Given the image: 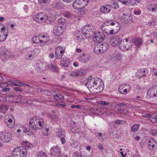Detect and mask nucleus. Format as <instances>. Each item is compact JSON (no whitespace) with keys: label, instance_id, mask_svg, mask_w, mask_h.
I'll return each mask as SVG.
<instances>
[{"label":"nucleus","instance_id":"obj_56","mask_svg":"<svg viewBox=\"0 0 157 157\" xmlns=\"http://www.w3.org/2000/svg\"><path fill=\"white\" fill-rule=\"evenodd\" d=\"M64 16L66 17L70 18L71 17V14L70 12H67L64 13Z\"/></svg>","mask_w":157,"mask_h":157},{"label":"nucleus","instance_id":"obj_52","mask_svg":"<svg viewBox=\"0 0 157 157\" xmlns=\"http://www.w3.org/2000/svg\"><path fill=\"white\" fill-rule=\"evenodd\" d=\"M111 5L113 8H114L115 9H118L119 7L117 3L114 2L111 4Z\"/></svg>","mask_w":157,"mask_h":157},{"label":"nucleus","instance_id":"obj_46","mask_svg":"<svg viewBox=\"0 0 157 157\" xmlns=\"http://www.w3.org/2000/svg\"><path fill=\"white\" fill-rule=\"evenodd\" d=\"M126 122V121L124 120H116L115 122V123L116 124H125Z\"/></svg>","mask_w":157,"mask_h":157},{"label":"nucleus","instance_id":"obj_54","mask_svg":"<svg viewBox=\"0 0 157 157\" xmlns=\"http://www.w3.org/2000/svg\"><path fill=\"white\" fill-rule=\"evenodd\" d=\"M71 108H77V109H80L82 108V105H71Z\"/></svg>","mask_w":157,"mask_h":157},{"label":"nucleus","instance_id":"obj_7","mask_svg":"<svg viewBox=\"0 0 157 157\" xmlns=\"http://www.w3.org/2000/svg\"><path fill=\"white\" fill-rule=\"evenodd\" d=\"M121 21L124 23H132L133 21V18L132 15L128 13H123L121 17Z\"/></svg>","mask_w":157,"mask_h":157},{"label":"nucleus","instance_id":"obj_29","mask_svg":"<svg viewBox=\"0 0 157 157\" xmlns=\"http://www.w3.org/2000/svg\"><path fill=\"white\" fill-rule=\"evenodd\" d=\"M47 67L48 68H50L51 71L53 72H56L58 71L59 69L58 67L57 66L52 64V63L49 64H48Z\"/></svg>","mask_w":157,"mask_h":157},{"label":"nucleus","instance_id":"obj_3","mask_svg":"<svg viewBox=\"0 0 157 157\" xmlns=\"http://www.w3.org/2000/svg\"><path fill=\"white\" fill-rule=\"evenodd\" d=\"M114 24V23L111 21H106L102 25L101 28V30L106 33L112 35L111 32Z\"/></svg>","mask_w":157,"mask_h":157},{"label":"nucleus","instance_id":"obj_19","mask_svg":"<svg viewBox=\"0 0 157 157\" xmlns=\"http://www.w3.org/2000/svg\"><path fill=\"white\" fill-rule=\"evenodd\" d=\"M121 39L118 36H115L111 38L110 41V43L112 46H116L118 44H119L120 41Z\"/></svg>","mask_w":157,"mask_h":157},{"label":"nucleus","instance_id":"obj_50","mask_svg":"<svg viewBox=\"0 0 157 157\" xmlns=\"http://www.w3.org/2000/svg\"><path fill=\"white\" fill-rule=\"evenodd\" d=\"M139 128V125L138 124H135L132 127L131 130L132 131H136L138 130Z\"/></svg>","mask_w":157,"mask_h":157},{"label":"nucleus","instance_id":"obj_27","mask_svg":"<svg viewBox=\"0 0 157 157\" xmlns=\"http://www.w3.org/2000/svg\"><path fill=\"white\" fill-rule=\"evenodd\" d=\"M111 10V8L108 6V7L106 6H103L100 8V11L103 13H109Z\"/></svg>","mask_w":157,"mask_h":157},{"label":"nucleus","instance_id":"obj_39","mask_svg":"<svg viewBox=\"0 0 157 157\" xmlns=\"http://www.w3.org/2000/svg\"><path fill=\"white\" fill-rule=\"evenodd\" d=\"M97 82H98L97 84H94L92 87H91L90 89L93 90L94 93H95L94 91H95V90H97V86H98V85L101 82L100 79L99 80H98Z\"/></svg>","mask_w":157,"mask_h":157},{"label":"nucleus","instance_id":"obj_23","mask_svg":"<svg viewBox=\"0 0 157 157\" xmlns=\"http://www.w3.org/2000/svg\"><path fill=\"white\" fill-rule=\"evenodd\" d=\"M88 27H87L86 25L83 27L82 29V32L83 35H87L88 36H90V32H92V31Z\"/></svg>","mask_w":157,"mask_h":157},{"label":"nucleus","instance_id":"obj_62","mask_svg":"<svg viewBox=\"0 0 157 157\" xmlns=\"http://www.w3.org/2000/svg\"><path fill=\"white\" fill-rule=\"evenodd\" d=\"M115 57L116 59L119 60L121 59L122 58L121 55L119 53H117L116 54Z\"/></svg>","mask_w":157,"mask_h":157},{"label":"nucleus","instance_id":"obj_24","mask_svg":"<svg viewBox=\"0 0 157 157\" xmlns=\"http://www.w3.org/2000/svg\"><path fill=\"white\" fill-rule=\"evenodd\" d=\"M39 35L40 43H46L48 40H49L48 37H47L42 34H40Z\"/></svg>","mask_w":157,"mask_h":157},{"label":"nucleus","instance_id":"obj_58","mask_svg":"<svg viewBox=\"0 0 157 157\" xmlns=\"http://www.w3.org/2000/svg\"><path fill=\"white\" fill-rule=\"evenodd\" d=\"M2 24L0 23V31H2V32H4V31L8 30V29H6L5 27H2Z\"/></svg>","mask_w":157,"mask_h":157},{"label":"nucleus","instance_id":"obj_25","mask_svg":"<svg viewBox=\"0 0 157 157\" xmlns=\"http://www.w3.org/2000/svg\"><path fill=\"white\" fill-rule=\"evenodd\" d=\"M53 98L56 101H62L64 100V97L61 94H55L53 95Z\"/></svg>","mask_w":157,"mask_h":157},{"label":"nucleus","instance_id":"obj_1","mask_svg":"<svg viewBox=\"0 0 157 157\" xmlns=\"http://www.w3.org/2000/svg\"><path fill=\"white\" fill-rule=\"evenodd\" d=\"M29 145L27 142H23L21 146L15 148L12 152L13 157H25L27 150L30 148Z\"/></svg>","mask_w":157,"mask_h":157},{"label":"nucleus","instance_id":"obj_16","mask_svg":"<svg viewBox=\"0 0 157 157\" xmlns=\"http://www.w3.org/2000/svg\"><path fill=\"white\" fill-rule=\"evenodd\" d=\"M8 117H6L5 119V122L6 125L10 128H12L14 126V123L12 121L13 117H12V116L11 114H9L7 115Z\"/></svg>","mask_w":157,"mask_h":157},{"label":"nucleus","instance_id":"obj_6","mask_svg":"<svg viewBox=\"0 0 157 157\" xmlns=\"http://www.w3.org/2000/svg\"><path fill=\"white\" fill-rule=\"evenodd\" d=\"M88 2V0H76L73 3L72 5L75 8H81L86 6Z\"/></svg>","mask_w":157,"mask_h":157},{"label":"nucleus","instance_id":"obj_53","mask_svg":"<svg viewBox=\"0 0 157 157\" xmlns=\"http://www.w3.org/2000/svg\"><path fill=\"white\" fill-rule=\"evenodd\" d=\"M77 70H76L75 71L72 72V73L70 74V75L71 76H73V77H76L77 76H78L77 72Z\"/></svg>","mask_w":157,"mask_h":157},{"label":"nucleus","instance_id":"obj_37","mask_svg":"<svg viewBox=\"0 0 157 157\" xmlns=\"http://www.w3.org/2000/svg\"><path fill=\"white\" fill-rule=\"evenodd\" d=\"M142 43V39L140 38H137L135 39L134 43L136 46H139Z\"/></svg>","mask_w":157,"mask_h":157},{"label":"nucleus","instance_id":"obj_59","mask_svg":"<svg viewBox=\"0 0 157 157\" xmlns=\"http://www.w3.org/2000/svg\"><path fill=\"white\" fill-rule=\"evenodd\" d=\"M105 113L107 116H113L114 115V114L113 113L109 111H106Z\"/></svg>","mask_w":157,"mask_h":157},{"label":"nucleus","instance_id":"obj_30","mask_svg":"<svg viewBox=\"0 0 157 157\" xmlns=\"http://www.w3.org/2000/svg\"><path fill=\"white\" fill-rule=\"evenodd\" d=\"M80 130V128L79 126L74 125V126H73V127L72 126L71 131L73 133H78Z\"/></svg>","mask_w":157,"mask_h":157},{"label":"nucleus","instance_id":"obj_22","mask_svg":"<svg viewBox=\"0 0 157 157\" xmlns=\"http://www.w3.org/2000/svg\"><path fill=\"white\" fill-rule=\"evenodd\" d=\"M36 130L33 129V128H31L30 127L29 128H25L23 131V132L31 136L34 135L35 130Z\"/></svg>","mask_w":157,"mask_h":157},{"label":"nucleus","instance_id":"obj_47","mask_svg":"<svg viewBox=\"0 0 157 157\" xmlns=\"http://www.w3.org/2000/svg\"><path fill=\"white\" fill-rule=\"evenodd\" d=\"M77 72H78V76L83 75L86 73V71L82 69L77 70Z\"/></svg>","mask_w":157,"mask_h":157},{"label":"nucleus","instance_id":"obj_15","mask_svg":"<svg viewBox=\"0 0 157 157\" xmlns=\"http://www.w3.org/2000/svg\"><path fill=\"white\" fill-rule=\"evenodd\" d=\"M155 85H153L151 88H149L147 91V94L150 97H155L157 96V90L155 87Z\"/></svg>","mask_w":157,"mask_h":157},{"label":"nucleus","instance_id":"obj_45","mask_svg":"<svg viewBox=\"0 0 157 157\" xmlns=\"http://www.w3.org/2000/svg\"><path fill=\"white\" fill-rule=\"evenodd\" d=\"M38 2L42 6H45L48 3L50 0H38Z\"/></svg>","mask_w":157,"mask_h":157},{"label":"nucleus","instance_id":"obj_12","mask_svg":"<svg viewBox=\"0 0 157 157\" xmlns=\"http://www.w3.org/2000/svg\"><path fill=\"white\" fill-rule=\"evenodd\" d=\"M90 55L88 53L81 54L78 59L79 61L82 63H85L88 62L90 60Z\"/></svg>","mask_w":157,"mask_h":157},{"label":"nucleus","instance_id":"obj_34","mask_svg":"<svg viewBox=\"0 0 157 157\" xmlns=\"http://www.w3.org/2000/svg\"><path fill=\"white\" fill-rule=\"evenodd\" d=\"M148 9L150 11H155L157 10V6L155 4H152L149 6Z\"/></svg>","mask_w":157,"mask_h":157},{"label":"nucleus","instance_id":"obj_49","mask_svg":"<svg viewBox=\"0 0 157 157\" xmlns=\"http://www.w3.org/2000/svg\"><path fill=\"white\" fill-rule=\"evenodd\" d=\"M73 157H82V153L78 151H75L73 154Z\"/></svg>","mask_w":157,"mask_h":157},{"label":"nucleus","instance_id":"obj_61","mask_svg":"<svg viewBox=\"0 0 157 157\" xmlns=\"http://www.w3.org/2000/svg\"><path fill=\"white\" fill-rule=\"evenodd\" d=\"M126 84H123L121 85L119 87V89H118V91L119 93H121L122 91L121 90H121V88L123 89V87H124L125 86H127Z\"/></svg>","mask_w":157,"mask_h":157},{"label":"nucleus","instance_id":"obj_51","mask_svg":"<svg viewBox=\"0 0 157 157\" xmlns=\"http://www.w3.org/2000/svg\"><path fill=\"white\" fill-rule=\"evenodd\" d=\"M47 115L48 117L50 116L51 119H52L53 120H54V121H56L58 120V117L56 115H49L48 114H47Z\"/></svg>","mask_w":157,"mask_h":157},{"label":"nucleus","instance_id":"obj_64","mask_svg":"<svg viewBox=\"0 0 157 157\" xmlns=\"http://www.w3.org/2000/svg\"><path fill=\"white\" fill-rule=\"evenodd\" d=\"M7 97L6 96H1L0 97V101H5L7 100Z\"/></svg>","mask_w":157,"mask_h":157},{"label":"nucleus","instance_id":"obj_41","mask_svg":"<svg viewBox=\"0 0 157 157\" xmlns=\"http://www.w3.org/2000/svg\"><path fill=\"white\" fill-rule=\"evenodd\" d=\"M54 6L55 8L58 9H62L64 7L63 3L60 2H58L56 3L55 5Z\"/></svg>","mask_w":157,"mask_h":157},{"label":"nucleus","instance_id":"obj_13","mask_svg":"<svg viewBox=\"0 0 157 157\" xmlns=\"http://www.w3.org/2000/svg\"><path fill=\"white\" fill-rule=\"evenodd\" d=\"M50 153L52 156L59 157L61 155L59 147L57 146H53L50 150Z\"/></svg>","mask_w":157,"mask_h":157},{"label":"nucleus","instance_id":"obj_11","mask_svg":"<svg viewBox=\"0 0 157 157\" xmlns=\"http://www.w3.org/2000/svg\"><path fill=\"white\" fill-rule=\"evenodd\" d=\"M4 83L6 84V86H9L10 85H13L21 86H26L29 87H31L30 85L27 84H24L17 80H10L9 81L5 82Z\"/></svg>","mask_w":157,"mask_h":157},{"label":"nucleus","instance_id":"obj_35","mask_svg":"<svg viewBox=\"0 0 157 157\" xmlns=\"http://www.w3.org/2000/svg\"><path fill=\"white\" fill-rule=\"evenodd\" d=\"M60 65L64 67H67L68 66V62L66 59L63 58L60 61Z\"/></svg>","mask_w":157,"mask_h":157},{"label":"nucleus","instance_id":"obj_31","mask_svg":"<svg viewBox=\"0 0 157 157\" xmlns=\"http://www.w3.org/2000/svg\"><path fill=\"white\" fill-rule=\"evenodd\" d=\"M103 88L104 85H103L102 86L101 84L99 83V84L98 85V86H97V90H95V91H94V92L96 93H101L103 90Z\"/></svg>","mask_w":157,"mask_h":157},{"label":"nucleus","instance_id":"obj_44","mask_svg":"<svg viewBox=\"0 0 157 157\" xmlns=\"http://www.w3.org/2000/svg\"><path fill=\"white\" fill-rule=\"evenodd\" d=\"M56 135L60 138L62 137H65L66 136L64 132L62 131H59L57 132Z\"/></svg>","mask_w":157,"mask_h":157},{"label":"nucleus","instance_id":"obj_40","mask_svg":"<svg viewBox=\"0 0 157 157\" xmlns=\"http://www.w3.org/2000/svg\"><path fill=\"white\" fill-rule=\"evenodd\" d=\"M0 110L3 113H5L8 110V108L6 105H2L0 106Z\"/></svg>","mask_w":157,"mask_h":157},{"label":"nucleus","instance_id":"obj_32","mask_svg":"<svg viewBox=\"0 0 157 157\" xmlns=\"http://www.w3.org/2000/svg\"><path fill=\"white\" fill-rule=\"evenodd\" d=\"M32 41L33 43H40V39L39 38V35L36 36H34L33 37L32 39Z\"/></svg>","mask_w":157,"mask_h":157},{"label":"nucleus","instance_id":"obj_42","mask_svg":"<svg viewBox=\"0 0 157 157\" xmlns=\"http://www.w3.org/2000/svg\"><path fill=\"white\" fill-rule=\"evenodd\" d=\"M44 92L46 93V94L48 96H51L54 93V90L51 89H45Z\"/></svg>","mask_w":157,"mask_h":157},{"label":"nucleus","instance_id":"obj_14","mask_svg":"<svg viewBox=\"0 0 157 157\" xmlns=\"http://www.w3.org/2000/svg\"><path fill=\"white\" fill-rule=\"evenodd\" d=\"M37 118L36 117H31L29 121V125L31 128H33V129H39L38 127L37 124Z\"/></svg>","mask_w":157,"mask_h":157},{"label":"nucleus","instance_id":"obj_28","mask_svg":"<svg viewBox=\"0 0 157 157\" xmlns=\"http://www.w3.org/2000/svg\"><path fill=\"white\" fill-rule=\"evenodd\" d=\"M94 53L97 54L103 53L102 51L100 48L99 44H98L97 45L94 47Z\"/></svg>","mask_w":157,"mask_h":157},{"label":"nucleus","instance_id":"obj_55","mask_svg":"<svg viewBox=\"0 0 157 157\" xmlns=\"http://www.w3.org/2000/svg\"><path fill=\"white\" fill-rule=\"evenodd\" d=\"M150 133L153 136H155L157 134V130L156 129H152Z\"/></svg>","mask_w":157,"mask_h":157},{"label":"nucleus","instance_id":"obj_20","mask_svg":"<svg viewBox=\"0 0 157 157\" xmlns=\"http://www.w3.org/2000/svg\"><path fill=\"white\" fill-rule=\"evenodd\" d=\"M114 23L112 26V29L111 32L112 34H116L117 33L120 29V26L116 22H113Z\"/></svg>","mask_w":157,"mask_h":157},{"label":"nucleus","instance_id":"obj_18","mask_svg":"<svg viewBox=\"0 0 157 157\" xmlns=\"http://www.w3.org/2000/svg\"><path fill=\"white\" fill-rule=\"evenodd\" d=\"M64 50H60L59 47H57L55 52L56 58L58 59H61L64 53Z\"/></svg>","mask_w":157,"mask_h":157},{"label":"nucleus","instance_id":"obj_8","mask_svg":"<svg viewBox=\"0 0 157 157\" xmlns=\"http://www.w3.org/2000/svg\"><path fill=\"white\" fill-rule=\"evenodd\" d=\"M105 38L104 33L102 32H98L93 35V40L96 43H100L103 41Z\"/></svg>","mask_w":157,"mask_h":157},{"label":"nucleus","instance_id":"obj_26","mask_svg":"<svg viewBox=\"0 0 157 157\" xmlns=\"http://www.w3.org/2000/svg\"><path fill=\"white\" fill-rule=\"evenodd\" d=\"M99 45L103 53L105 52L109 48L108 44L106 42H103Z\"/></svg>","mask_w":157,"mask_h":157},{"label":"nucleus","instance_id":"obj_10","mask_svg":"<svg viewBox=\"0 0 157 157\" xmlns=\"http://www.w3.org/2000/svg\"><path fill=\"white\" fill-rule=\"evenodd\" d=\"M98 80H99L98 78H92V76H90L87 79L88 81L86 83V85L88 89L91 88L94 84H97Z\"/></svg>","mask_w":157,"mask_h":157},{"label":"nucleus","instance_id":"obj_5","mask_svg":"<svg viewBox=\"0 0 157 157\" xmlns=\"http://www.w3.org/2000/svg\"><path fill=\"white\" fill-rule=\"evenodd\" d=\"M12 135L11 133L5 131L0 132V140L4 142L7 143L12 140Z\"/></svg>","mask_w":157,"mask_h":157},{"label":"nucleus","instance_id":"obj_38","mask_svg":"<svg viewBox=\"0 0 157 157\" xmlns=\"http://www.w3.org/2000/svg\"><path fill=\"white\" fill-rule=\"evenodd\" d=\"M58 25H60L63 27L65 23V20L64 18H61L58 19Z\"/></svg>","mask_w":157,"mask_h":157},{"label":"nucleus","instance_id":"obj_60","mask_svg":"<svg viewBox=\"0 0 157 157\" xmlns=\"http://www.w3.org/2000/svg\"><path fill=\"white\" fill-rule=\"evenodd\" d=\"M37 124L40 127L39 128V129L41 128V127L43 126V124H44V122L43 121H42V122L40 121L39 119H37Z\"/></svg>","mask_w":157,"mask_h":157},{"label":"nucleus","instance_id":"obj_57","mask_svg":"<svg viewBox=\"0 0 157 157\" xmlns=\"http://www.w3.org/2000/svg\"><path fill=\"white\" fill-rule=\"evenodd\" d=\"M140 73L143 75V76H145L147 74V69L141 70L140 71Z\"/></svg>","mask_w":157,"mask_h":157},{"label":"nucleus","instance_id":"obj_21","mask_svg":"<svg viewBox=\"0 0 157 157\" xmlns=\"http://www.w3.org/2000/svg\"><path fill=\"white\" fill-rule=\"evenodd\" d=\"M4 31V32L0 31V42L4 41L7 38L8 34V30Z\"/></svg>","mask_w":157,"mask_h":157},{"label":"nucleus","instance_id":"obj_43","mask_svg":"<svg viewBox=\"0 0 157 157\" xmlns=\"http://www.w3.org/2000/svg\"><path fill=\"white\" fill-rule=\"evenodd\" d=\"M153 141H149L148 143V147L150 149L153 148L154 147L155 140L154 139L152 140Z\"/></svg>","mask_w":157,"mask_h":157},{"label":"nucleus","instance_id":"obj_48","mask_svg":"<svg viewBox=\"0 0 157 157\" xmlns=\"http://www.w3.org/2000/svg\"><path fill=\"white\" fill-rule=\"evenodd\" d=\"M38 157H47L46 154L42 151H40L38 153Z\"/></svg>","mask_w":157,"mask_h":157},{"label":"nucleus","instance_id":"obj_9","mask_svg":"<svg viewBox=\"0 0 157 157\" xmlns=\"http://www.w3.org/2000/svg\"><path fill=\"white\" fill-rule=\"evenodd\" d=\"M131 44L124 42V39L120 41L119 43V46L120 49L122 51H125L131 48Z\"/></svg>","mask_w":157,"mask_h":157},{"label":"nucleus","instance_id":"obj_63","mask_svg":"<svg viewBox=\"0 0 157 157\" xmlns=\"http://www.w3.org/2000/svg\"><path fill=\"white\" fill-rule=\"evenodd\" d=\"M98 148L101 150H103L104 149L103 146L101 144L99 143L98 145Z\"/></svg>","mask_w":157,"mask_h":157},{"label":"nucleus","instance_id":"obj_36","mask_svg":"<svg viewBox=\"0 0 157 157\" xmlns=\"http://www.w3.org/2000/svg\"><path fill=\"white\" fill-rule=\"evenodd\" d=\"M34 51L33 50H31L28 51L27 54L26 56L29 58V59L31 58H34L35 56Z\"/></svg>","mask_w":157,"mask_h":157},{"label":"nucleus","instance_id":"obj_4","mask_svg":"<svg viewBox=\"0 0 157 157\" xmlns=\"http://www.w3.org/2000/svg\"><path fill=\"white\" fill-rule=\"evenodd\" d=\"M48 17L44 13L40 12L37 14L33 18L34 20L39 23H42L48 19Z\"/></svg>","mask_w":157,"mask_h":157},{"label":"nucleus","instance_id":"obj_2","mask_svg":"<svg viewBox=\"0 0 157 157\" xmlns=\"http://www.w3.org/2000/svg\"><path fill=\"white\" fill-rule=\"evenodd\" d=\"M0 54L3 61L9 59H13L15 57V56L5 46H2L0 48Z\"/></svg>","mask_w":157,"mask_h":157},{"label":"nucleus","instance_id":"obj_33","mask_svg":"<svg viewBox=\"0 0 157 157\" xmlns=\"http://www.w3.org/2000/svg\"><path fill=\"white\" fill-rule=\"evenodd\" d=\"M98 138L101 142L105 141L106 140L105 135H102L101 133H99L98 134Z\"/></svg>","mask_w":157,"mask_h":157},{"label":"nucleus","instance_id":"obj_17","mask_svg":"<svg viewBox=\"0 0 157 157\" xmlns=\"http://www.w3.org/2000/svg\"><path fill=\"white\" fill-rule=\"evenodd\" d=\"M63 27L60 25H57L54 28V33L56 36H60L64 32Z\"/></svg>","mask_w":157,"mask_h":157}]
</instances>
